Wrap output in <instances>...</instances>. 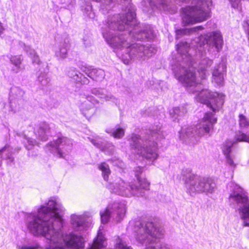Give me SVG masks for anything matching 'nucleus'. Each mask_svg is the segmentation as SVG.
Here are the masks:
<instances>
[{
    "label": "nucleus",
    "mask_w": 249,
    "mask_h": 249,
    "mask_svg": "<svg viewBox=\"0 0 249 249\" xmlns=\"http://www.w3.org/2000/svg\"><path fill=\"white\" fill-rule=\"evenodd\" d=\"M68 75L75 82L83 85H88L89 82V80L88 78L73 67L69 69L68 71Z\"/></svg>",
    "instance_id": "26"
},
{
    "label": "nucleus",
    "mask_w": 249,
    "mask_h": 249,
    "mask_svg": "<svg viewBox=\"0 0 249 249\" xmlns=\"http://www.w3.org/2000/svg\"><path fill=\"white\" fill-rule=\"evenodd\" d=\"M177 4L187 3L190 0H174ZM172 0H150L149 4L152 10L158 9L167 13L174 14L177 11ZM192 6L181 8L182 23L184 25L201 22L211 16L212 0H192Z\"/></svg>",
    "instance_id": "4"
},
{
    "label": "nucleus",
    "mask_w": 249,
    "mask_h": 249,
    "mask_svg": "<svg viewBox=\"0 0 249 249\" xmlns=\"http://www.w3.org/2000/svg\"><path fill=\"white\" fill-rule=\"evenodd\" d=\"M106 132L110 134L111 136H113L115 138L120 139L122 138L124 134V129L120 127L119 126H116L114 128L107 129L106 130Z\"/></svg>",
    "instance_id": "34"
},
{
    "label": "nucleus",
    "mask_w": 249,
    "mask_h": 249,
    "mask_svg": "<svg viewBox=\"0 0 249 249\" xmlns=\"http://www.w3.org/2000/svg\"><path fill=\"white\" fill-rule=\"evenodd\" d=\"M19 45L23 48L25 51L30 55V57L32 59V61L34 64H40V60L38 56L36 54L35 51L31 48L29 46H26L24 43L20 42L19 43Z\"/></svg>",
    "instance_id": "31"
},
{
    "label": "nucleus",
    "mask_w": 249,
    "mask_h": 249,
    "mask_svg": "<svg viewBox=\"0 0 249 249\" xmlns=\"http://www.w3.org/2000/svg\"><path fill=\"white\" fill-rule=\"evenodd\" d=\"M200 46L203 44L204 48H209L208 51L218 52L223 45V39L220 33L213 32L200 36Z\"/></svg>",
    "instance_id": "12"
},
{
    "label": "nucleus",
    "mask_w": 249,
    "mask_h": 249,
    "mask_svg": "<svg viewBox=\"0 0 249 249\" xmlns=\"http://www.w3.org/2000/svg\"><path fill=\"white\" fill-rule=\"evenodd\" d=\"M98 168L102 171V175L104 179L108 181V177L111 173L108 165L106 162H102L99 165Z\"/></svg>",
    "instance_id": "36"
},
{
    "label": "nucleus",
    "mask_w": 249,
    "mask_h": 249,
    "mask_svg": "<svg viewBox=\"0 0 249 249\" xmlns=\"http://www.w3.org/2000/svg\"><path fill=\"white\" fill-rule=\"evenodd\" d=\"M226 72V65L223 62L220 63L215 66L213 71V82L217 86H222L224 83V75Z\"/></svg>",
    "instance_id": "20"
},
{
    "label": "nucleus",
    "mask_w": 249,
    "mask_h": 249,
    "mask_svg": "<svg viewBox=\"0 0 249 249\" xmlns=\"http://www.w3.org/2000/svg\"><path fill=\"white\" fill-rule=\"evenodd\" d=\"M90 219L84 215L73 214L71 216V223L73 229L76 231H81L89 227Z\"/></svg>",
    "instance_id": "19"
},
{
    "label": "nucleus",
    "mask_w": 249,
    "mask_h": 249,
    "mask_svg": "<svg viewBox=\"0 0 249 249\" xmlns=\"http://www.w3.org/2000/svg\"><path fill=\"white\" fill-rule=\"evenodd\" d=\"M3 30H4V28L1 25V23L0 22V36L2 33Z\"/></svg>",
    "instance_id": "45"
},
{
    "label": "nucleus",
    "mask_w": 249,
    "mask_h": 249,
    "mask_svg": "<svg viewBox=\"0 0 249 249\" xmlns=\"http://www.w3.org/2000/svg\"><path fill=\"white\" fill-rule=\"evenodd\" d=\"M81 98H85L80 106V109L82 114L86 118L89 117L93 113L92 109L94 106L98 104L99 101L90 95H84Z\"/></svg>",
    "instance_id": "18"
},
{
    "label": "nucleus",
    "mask_w": 249,
    "mask_h": 249,
    "mask_svg": "<svg viewBox=\"0 0 249 249\" xmlns=\"http://www.w3.org/2000/svg\"><path fill=\"white\" fill-rule=\"evenodd\" d=\"M72 144L71 140L65 137L58 138L56 140L51 142L46 146V150L51 153L63 157L65 152H69Z\"/></svg>",
    "instance_id": "13"
},
{
    "label": "nucleus",
    "mask_w": 249,
    "mask_h": 249,
    "mask_svg": "<svg viewBox=\"0 0 249 249\" xmlns=\"http://www.w3.org/2000/svg\"><path fill=\"white\" fill-rule=\"evenodd\" d=\"M91 9H92L91 6L89 5H87V7L85 9V10L89 11H91ZM87 15H88V16H89V18H93L94 17V14L93 13H92V11H90L89 14H87Z\"/></svg>",
    "instance_id": "42"
},
{
    "label": "nucleus",
    "mask_w": 249,
    "mask_h": 249,
    "mask_svg": "<svg viewBox=\"0 0 249 249\" xmlns=\"http://www.w3.org/2000/svg\"><path fill=\"white\" fill-rule=\"evenodd\" d=\"M50 78L48 76L46 72L41 73L37 76V82L40 86V88L44 89L46 88L50 82Z\"/></svg>",
    "instance_id": "32"
},
{
    "label": "nucleus",
    "mask_w": 249,
    "mask_h": 249,
    "mask_svg": "<svg viewBox=\"0 0 249 249\" xmlns=\"http://www.w3.org/2000/svg\"><path fill=\"white\" fill-rule=\"evenodd\" d=\"M204 29L202 26H197L191 28H183L177 30L176 39L179 38L183 35H189L193 33L197 32Z\"/></svg>",
    "instance_id": "30"
},
{
    "label": "nucleus",
    "mask_w": 249,
    "mask_h": 249,
    "mask_svg": "<svg viewBox=\"0 0 249 249\" xmlns=\"http://www.w3.org/2000/svg\"><path fill=\"white\" fill-rule=\"evenodd\" d=\"M64 210L58 198L51 197L37 212L23 213L26 226L35 236H44L49 249H83L85 241L81 235L62 232Z\"/></svg>",
    "instance_id": "2"
},
{
    "label": "nucleus",
    "mask_w": 249,
    "mask_h": 249,
    "mask_svg": "<svg viewBox=\"0 0 249 249\" xmlns=\"http://www.w3.org/2000/svg\"><path fill=\"white\" fill-rule=\"evenodd\" d=\"M245 30L248 32V34L249 35V20L244 25Z\"/></svg>",
    "instance_id": "44"
},
{
    "label": "nucleus",
    "mask_w": 249,
    "mask_h": 249,
    "mask_svg": "<svg viewBox=\"0 0 249 249\" xmlns=\"http://www.w3.org/2000/svg\"><path fill=\"white\" fill-rule=\"evenodd\" d=\"M60 2L61 3H65V1L64 0H60Z\"/></svg>",
    "instance_id": "46"
},
{
    "label": "nucleus",
    "mask_w": 249,
    "mask_h": 249,
    "mask_svg": "<svg viewBox=\"0 0 249 249\" xmlns=\"http://www.w3.org/2000/svg\"><path fill=\"white\" fill-rule=\"evenodd\" d=\"M230 2L232 7L234 9H238L240 7L241 0H229Z\"/></svg>",
    "instance_id": "40"
},
{
    "label": "nucleus",
    "mask_w": 249,
    "mask_h": 249,
    "mask_svg": "<svg viewBox=\"0 0 249 249\" xmlns=\"http://www.w3.org/2000/svg\"><path fill=\"white\" fill-rule=\"evenodd\" d=\"M231 193L229 196L231 203L236 204L243 226L249 227V201L246 193L238 185L231 182L229 184Z\"/></svg>",
    "instance_id": "8"
},
{
    "label": "nucleus",
    "mask_w": 249,
    "mask_h": 249,
    "mask_svg": "<svg viewBox=\"0 0 249 249\" xmlns=\"http://www.w3.org/2000/svg\"><path fill=\"white\" fill-rule=\"evenodd\" d=\"M163 137L161 125L159 124L151 126L142 138L133 133L128 140L131 149L135 153L152 162L159 156L157 141Z\"/></svg>",
    "instance_id": "5"
},
{
    "label": "nucleus",
    "mask_w": 249,
    "mask_h": 249,
    "mask_svg": "<svg viewBox=\"0 0 249 249\" xmlns=\"http://www.w3.org/2000/svg\"><path fill=\"white\" fill-rule=\"evenodd\" d=\"M125 213V205L122 202H114L109 205L106 209L100 213L102 223H107L110 219L116 222H120L124 217Z\"/></svg>",
    "instance_id": "11"
},
{
    "label": "nucleus",
    "mask_w": 249,
    "mask_h": 249,
    "mask_svg": "<svg viewBox=\"0 0 249 249\" xmlns=\"http://www.w3.org/2000/svg\"><path fill=\"white\" fill-rule=\"evenodd\" d=\"M91 142L96 147L107 154H111L114 151V146L105 140H91Z\"/></svg>",
    "instance_id": "27"
},
{
    "label": "nucleus",
    "mask_w": 249,
    "mask_h": 249,
    "mask_svg": "<svg viewBox=\"0 0 249 249\" xmlns=\"http://www.w3.org/2000/svg\"><path fill=\"white\" fill-rule=\"evenodd\" d=\"M109 161H110L111 163H112V164L113 166H115L118 167L119 168H123L124 166V163L123 162V161L121 160H120L119 159H111V160H109Z\"/></svg>",
    "instance_id": "39"
},
{
    "label": "nucleus",
    "mask_w": 249,
    "mask_h": 249,
    "mask_svg": "<svg viewBox=\"0 0 249 249\" xmlns=\"http://www.w3.org/2000/svg\"><path fill=\"white\" fill-rule=\"evenodd\" d=\"M205 180L206 185L204 193H213L216 188V184L214 179L212 178L206 177Z\"/></svg>",
    "instance_id": "35"
},
{
    "label": "nucleus",
    "mask_w": 249,
    "mask_h": 249,
    "mask_svg": "<svg viewBox=\"0 0 249 249\" xmlns=\"http://www.w3.org/2000/svg\"><path fill=\"white\" fill-rule=\"evenodd\" d=\"M143 172V168L141 167H137L134 170L135 177L137 178L138 181V185H137L140 189H142L143 192V195H144V191L149 189V182L147 180L143 178H142L140 175L142 174Z\"/></svg>",
    "instance_id": "28"
},
{
    "label": "nucleus",
    "mask_w": 249,
    "mask_h": 249,
    "mask_svg": "<svg viewBox=\"0 0 249 249\" xmlns=\"http://www.w3.org/2000/svg\"><path fill=\"white\" fill-rule=\"evenodd\" d=\"M200 39V37L198 39V40H199V43L198 44V45H199V48H198V50L199 52H201V53H202V55H203V51H204V53H206V50L207 49L208 50V49L209 48H204V46L203 45V44L201 43V46H200V41L199 40ZM197 47H198V46H197Z\"/></svg>",
    "instance_id": "41"
},
{
    "label": "nucleus",
    "mask_w": 249,
    "mask_h": 249,
    "mask_svg": "<svg viewBox=\"0 0 249 249\" xmlns=\"http://www.w3.org/2000/svg\"><path fill=\"white\" fill-rule=\"evenodd\" d=\"M92 94L98 96L101 99L107 102H111L117 105L119 103L118 98L110 93H108L106 89L101 88H93L91 90Z\"/></svg>",
    "instance_id": "22"
},
{
    "label": "nucleus",
    "mask_w": 249,
    "mask_h": 249,
    "mask_svg": "<svg viewBox=\"0 0 249 249\" xmlns=\"http://www.w3.org/2000/svg\"><path fill=\"white\" fill-rule=\"evenodd\" d=\"M18 249H36V248L32 246H28L27 245L18 246Z\"/></svg>",
    "instance_id": "43"
},
{
    "label": "nucleus",
    "mask_w": 249,
    "mask_h": 249,
    "mask_svg": "<svg viewBox=\"0 0 249 249\" xmlns=\"http://www.w3.org/2000/svg\"><path fill=\"white\" fill-rule=\"evenodd\" d=\"M135 233L136 241L144 245V249H171L159 243L163 234V230L152 222L137 220L129 222Z\"/></svg>",
    "instance_id": "6"
},
{
    "label": "nucleus",
    "mask_w": 249,
    "mask_h": 249,
    "mask_svg": "<svg viewBox=\"0 0 249 249\" xmlns=\"http://www.w3.org/2000/svg\"><path fill=\"white\" fill-rule=\"evenodd\" d=\"M128 1L118 2L116 4L125 6L122 8V14L109 16L104 22L102 33L108 44L114 50H124L125 54H122V59L124 64H128L130 60L144 59L150 57L157 52L154 45L141 43L130 44L128 36L136 40L153 39L155 35L152 27L149 25L137 23L136 19V9L134 5Z\"/></svg>",
    "instance_id": "1"
},
{
    "label": "nucleus",
    "mask_w": 249,
    "mask_h": 249,
    "mask_svg": "<svg viewBox=\"0 0 249 249\" xmlns=\"http://www.w3.org/2000/svg\"><path fill=\"white\" fill-rule=\"evenodd\" d=\"M115 249H132L130 246H128L121 240L119 241L118 243H116L115 245Z\"/></svg>",
    "instance_id": "38"
},
{
    "label": "nucleus",
    "mask_w": 249,
    "mask_h": 249,
    "mask_svg": "<svg viewBox=\"0 0 249 249\" xmlns=\"http://www.w3.org/2000/svg\"><path fill=\"white\" fill-rule=\"evenodd\" d=\"M111 193L123 196H142V189L134 184H128L120 178H117L112 182H108L107 185Z\"/></svg>",
    "instance_id": "9"
},
{
    "label": "nucleus",
    "mask_w": 249,
    "mask_h": 249,
    "mask_svg": "<svg viewBox=\"0 0 249 249\" xmlns=\"http://www.w3.org/2000/svg\"><path fill=\"white\" fill-rule=\"evenodd\" d=\"M81 70L91 79L97 82L102 81L105 76V72L102 69H91L90 67L82 66Z\"/></svg>",
    "instance_id": "21"
},
{
    "label": "nucleus",
    "mask_w": 249,
    "mask_h": 249,
    "mask_svg": "<svg viewBox=\"0 0 249 249\" xmlns=\"http://www.w3.org/2000/svg\"><path fill=\"white\" fill-rule=\"evenodd\" d=\"M25 92L18 87H13L9 93V112L16 113L19 111L22 104Z\"/></svg>",
    "instance_id": "14"
},
{
    "label": "nucleus",
    "mask_w": 249,
    "mask_h": 249,
    "mask_svg": "<svg viewBox=\"0 0 249 249\" xmlns=\"http://www.w3.org/2000/svg\"><path fill=\"white\" fill-rule=\"evenodd\" d=\"M213 64V60L208 57L201 58L198 66L197 72L202 80L209 75L208 69Z\"/></svg>",
    "instance_id": "23"
},
{
    "label": "nucleus",
    "mask_w": 249,
    "mask_h": 249,
    "mask_svg": "<svg viewBox=\"0 0 249 249\" xmlns=\"http://www.w3.org/2000/svg\"><path fill=\"white\" fill-rule=\"evenodd\" d=\"M190 45L187 42L177 45L178 59L173 61L172 69L177 79L186 87L189 92L196 95V100L205 104L213 112L218 111L224 102V96L217 92H211L204 88L203 82L196 79L195 64L189 53Z\"/></svg>",
    "instance_id": "3"
},
{
    "label": "nucleus",
    "mask_w": 249,
    "mask_h": 249,
    "mask_svg": "<svg viewBox=\"0 0 249 249\" xmlns=\"http://www.w3.org/2000/svg\"><path fill=\"white\" fill-rule=\"evenodd\" d=\"M216 120L213 113H206L202 120L194 127L182 128L179 132L180 139L187 144L196 142L199 137L210 132Z\"/></svg>",
    "instance_id": "7"
},
{
    "label": "nucleus",
    "mask_w": 249,
    "mask_h": 249,
    "mask_svg": "<svg viewBox=\"0 0 249 249\" xmlns=\"http://www.w3.org/2000/svg\"><path fill=\"white\" fill-rule=\"evenodd\" d=\"M239 117L240 130L236 133L235 140L237 142H249V122L243 114H240Z\"/></svg>",
    "instance_id": "15"
},
{
    "label": "nucleus",
    "mask_w": 249,
    "mask_h": 249,
    "mask_svg": "<svg viewBox=\"0 0 249 249\" xmlns=\"http://www.w3.org/2000/svg\"><path fill=\"white\" fill-rule=\"evenodd\" d=\"M181 176L187 190L190 194L196 192L204 193L206 185V177L195 175L188 168L182 170Z\"/></svg>",
    "instance_id": "10"
},
{
    "label": "nucleus",
    "mask_w": 249,
    "mask_h": 249,
    "mask_svg": "<svg viewBox=\"0 0 249 249\" xmlns=\"http://www.w3.org/2000/svg\"><path fill=\"white\" fill-rule=\"evenodd\" d=\"M22 59L20 55L13 56L10 58L11 62L14 65L12 71L16 73L19 72L21 70L20 64Z\"/></svg>",
    "instance_id": "33"
},
{
    "label": "nucleus",
    "mask_w": 249,
    "mask_h": 249,
    "mask_svg": "<svg viewBox=\"0 0 249 249\" xmlns=\"http://www.w3.org/2000/svg\"><path fill=\"white\" fill-rule=\"evenodd\" d=\"M56 41L54 51L55 56L62 59L67 58L70 47L69 38L66 35H64L60 41Z\"/></svg>",
    "instance_id": "17"
},
{
    "label": "nucleus",
    "mask_w": 249,
    "mask_h": 249,
    "mask_svg": "<svg viewBox=\"0 0 249 249\" xmlns=\"http://www.w3.org/2000/svg\"><path fill=\"white\" fill-rule=\"evenodd\" d=\"M13 150V148L8 145H5L0 150V168L2 165L3 160H6L7 164L10 166L14 164Z\"/></svg>",
    "instance_id": "25"
},
{
    "label": "nucleus",
    "mask_w": 249,
    "mask_h": 249,
    "mask_svg": "<svg viewBox=\"0 0 249 249\" xmlns=\"http://www.w3.org/2000/svg\"><path fill=\"white\" fill-rule=\"evenodd\" d=\"M23 143H24L25 148L28 150L32 149L35 145L38 144V142L36 140L26 136L24 137Z\"/></svg>",
    "instance_id": "37"
},
{
    "label": "nucleus",
    "mask_w": 249,
    "mask_h": 249,
    "mask_svg": "<svg viewBox=\"0 0 249 249\" xmlns=\"http://www.w3.org/2000/svg\"><path fill=\"white\" fill-rule=\"evenodd\" d=\"M53 127V124H48L45 122H40L36 124L34 128V133L36 138L41 141H46L51 134Z\"/></svg>",
    "instance_id": "16"
},
{
    "label": "nucleus",
    "mask_w": 249,
    "mask_h": 249,
    "mask_svg": "<svg viewBox=\"0 0 249 249\" xmlns=\"http://www.w3.org/2000/svg\"><path fill=\"white\" fill-rule=\"evenodd\" d=\"M187 112L184 106L175 107L170 111V117L173 121L178 122Z\"/></svg>",
    "instance_id": "29"
},
{
    "label": "nucleus",
    "mask_w": 249,
    "mask_h": 249,
    "mask_svg": "<svg viewBox=\"0 0 249 249\" xmlns=\"http://www.w3.org/2000/svg\"><path fill=\"white\" fill-rule=\"evenodd\" d=\"M236 142H238L236 141L235 142L227 141L223 143L222 146V151L226 157V162L231 167L233 168L235 167L236 164L234 163L233 158L231 155V148Z\"/></svg>",
    "instance_id": "24"
}]
</instances>
